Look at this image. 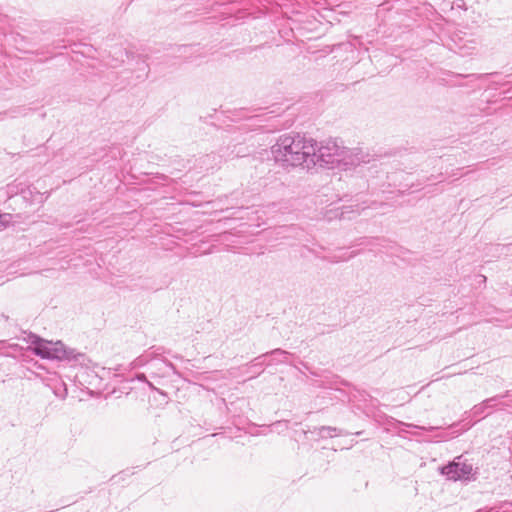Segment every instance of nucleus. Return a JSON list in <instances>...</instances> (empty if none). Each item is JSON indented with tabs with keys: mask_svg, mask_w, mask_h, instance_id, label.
Listing matches in <instances>:
<instances>
[{
	"mask_svg": "<svg viewBox=\"0 0 512 512\" xmlns=\"http://www.w3.org/2000/svg\"><path fill=\"white\" fill-rule=\"evenodd\" d=\"M471 472L472 466L461 462H453L442 469V473L454 481L468 477Z\"/></svg>",
	"mask_w": 512,
	"mask_h": 512,
	"instance_id": "f257e3e1",
	"label": "nucleus"
},
{
	"mask_svg": "<svg viewBox=\"0 0 512 512\" xmlns=\"http://www.w3.org/2000/svg\"><path fill=\"white\" fill-rule=\"evenodd\" d=\"M35 354L41 356L42 358H52V355H55L52 352L51 343H40L34 348Z\"/></svg>",
	"mask_w": 512,
	"mask_h": 512,
	"instance_id": "f03ea898",
	"label": "nucleus"
},
{
	"mask_svg": "<svg viewBox=\"0 0 512 512\" xmlns=\"http://www.w3.org/2000/svg\"><path fill=\"white\" fill-rule=\"evenodd\" d=\"M52 352L55 355H52V358L61 359L65 355L64 345L61 342H56L54 344L51 343Z\"/></svg>",
	"mask_w": 512,
	"mask_h": 512,
	"instance_id": "7ed1b4c3",
	"label": "nucleus"
}]
</instances>
